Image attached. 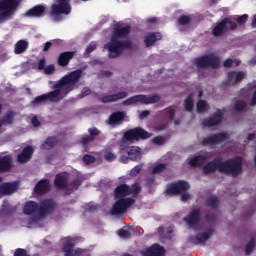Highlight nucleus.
Returning <instances> with one entry per match:
<instances>
[{"instance_id":"1","label":"nucleus","mask_w":256,"mask_h":256,"mask_svg":"<svg viewBox=\"0 0 256 256\" xmlns=\"http://www.w3.org/2000/svg\"><path fill=\"white\" fill-rule=\"evenodd\" d=\"M81 77H83V70L81 69L74 70L69 74L64 75L52 85V91L37 96L32 100L31 104L35 106L41 105V103H46V101H49L50 103H59L60 101H63V99L75 89V85L81 81Z\"/></svg>"},{"instance_id":"2","label":"nucleus","mask_w":256,"mask_h":256,"mask_svg":"<svg viewBox=\"0 0 256 256\" xmlns=\"http://www.w3.org/2000/svg\"><path fill=\"white\" fill-rule=\"evenodd\" d=\"M216 171H219L222 175L239 177L243 171V158L237 156L223 161V158L217 157L213 161L206 162L202 167V173L204 175H211Z\"/></svg>"},{"instance_id":"3","label":"nucleus","mask_w":256,"mask_h":256,"mask_svg":"<svg viewBox=\"0 0 256 256\" xmlns=\"http://www.w3.org/2000/svg\"><path fill=\"white\" fill-rule=\"evenodd\" d=\"M72 9L71 0H56V3L50 6L49 17L55 23H61L63 21V15H71Z\"/></svg>"},{"instance_id":"4","label":"nucleus","mask_w":256,"mask_h":256,"mask_svg":"<svg viewBox=\"0 0 256 256\" xmlns=\"http://www.w3.org/2000/svg\"><path fill=\"white\" fill-rule=\"evenodd\" d=\"M121 163H129L130 161H139L141 159V150L137 146H129V141L122 140L119 146Z\"/></svg>"},{"instance_id":"5","label":"nucleus","mask_w":256,"mask_h":256,"mask_svg":"<svg viewBox=\"0 0 256 256\" xmlns=\"http://www.w3.org/2000/svg\"><path fill=\"white\" fill-rule=\"evenodd\" d=\"M105 49L109 51V59H117L125 49H133V43L130 40L121 41L111 38L110 42L105 44Z\"/></svg>"},{"instance_id":"6","label":"nucleus","mask_w":256,"mask_h":256,"mask_svg":"<svg viewBox=\"0 0 256 256\" xmlns=\"http://www.w3.org/2000/svg\"><path fill=\"white\" fill-rule=\"evenodd\" d=\"M23 0H0V23L13 17Z\"/></svg>"},{"instance_id":"7","label":"nucleus","mask_w":256,"mask_h":256,"mask_svg":"<svg viewBox=\"0 0 256 256\" xmlns=\"http://www.w3.org/2000/svg\"><path fill=\"white\" fill-rule=\"evenodd\" d=\"M220 63L221 59L215 54H204L194 59V65L198 69H207V67L219 69Z\"/></svg>"},{"instance_id":"8","label":"nucleus","mask_w":256,"mask_h":256,"mask_svg":"<svg viewBox=\"0 0 256 256\" xmlns=\"http://www.w3.org/2000/svg\"><path fill=\"white\" fill-rule=\"evenodd\" d=\"M159 101H161V96L157 94H154L152 96H147L145 94H138L124 100L123 105L125 107H129L131 105H137V103H140V105H153L155 103H159Z\"/></svg>"},{"instance_id":"9","label":"nucleus","mask_w":256,"mask_h":256,"mask_svg":"<svg viewBox=\"0 0 256 256\" xmlns=\"http://www.w3.org/2000/svg\"><path fill=\"white\" fill-rule=\"evenodd\" d=\"M237 29V23L233 21V18H224L220 22H218L213 30L212 35L214 37H223V35H227L228 31H235Z\"/></svg>"},{"instance_id":"10","label":"nucleus","mask_w":256,"mask_h":256,"mask_svg":"<svg viewBox=\"0 0 256 256\" xmlns=\"http://www.w3.org/2000/svg\"><path fill=\"white\" fill-rule=\"evenodd\" d=\"M151 137H153V134L149 133L148 131H146L141 127H136L124 132L123 141H128L130 143H133V141L151 139Z\"/></svg>"},{"instance_id":"11","label":"nucleus","mask_w":256,"mask_h":256,"mask_svg":"<svg viewBox=\"0 0 256 256\" xmlns=\"http://www.w3.org/2000/svg\"><path fill=\"white\" fill-rule=\"evenodd\" d=\"M111 209V215L119 216L123 213H127V210L135 205V199L133 198H117Z\"/></svg>"},{"instance_id":"12","label":"nucleus","mask_w":256,"mask_h":256,"mask_svg":"<svg viewBox=\"0 0 256 256\" xmlns=\"http://www.w3.org/2000/svg\"><path fill=\"white\" fill-rule=\"evenodd\" d=\"M191 189V184L185 180H178L167 186L165 190V195H181V193H186Z\"/></svg>"},{"instance_id":"13","label":"nucleus","mask_w":256,"mask_h":256,"mask_svg":"<svg viewBox=\"0 0 256 256\" xmlns=\"http://www.w3.org/2000/svg\"><path fill=\"white\" fill-rule=\"evenodd\" d=\"M39 205V216L45 217L46 215H51L55 209H57V202L51 198H46L40 201Z\"/></svg>"},{"instance_id":"14","label":"nucleus","mask_w":256,"mask_h":256,"mask_svg":"<svg viewBox=\"0 0 256 256\" xmlns=\"http://www.w3.org/2000/svg\"><path fill=\"white\" fill-rule=\"evenodd\" d=\"M228 139L229 135H227V133L220 132L203 138L201 141V145H203L204 147L207 145H209V147H213V145H219V143H223V141H227Z\"/></svg>"},{"instance_id":"15","label":"nucleus","mask_w":256,"mask_h":256,"mask_svg":"<svg viewBox=\"0 0 256 256\" xmlns=\"http://www.w3.org/2000/svg\"><path fill=\"white\" fill-rule=\"evenodd\" d=\"M213 235H215V228H208L205 232L196 234L195 236H191L190 241L193 245H203V243H207Z\"/></svg>"},{"instance_id":"16","label":"nucleus","mask_w":256,"mask_h":256,"mask_svg":"<svg viewBox=\"0 0 256 256\" xmlns=\"http://www.w3.org/2000/svg\"><path fill=\"white\" fill-rule=\"evenodd\" d=\"M89 135L82 136L79 139V143L84 147V149H87L89 147L90 143H95L97 137L101 135V130L97 129L96 127L89 128L88 129Z\"/></svg>"},{"instance_id":"17","label":"nucleus","mask_w":256,"mask_h":256,"mask_svg":"<svg viewBox=\"0 0 256 256\" xmlns=\"http://www.w3.org/2000/svg\"><path fill=\"white\" fill-rule=\"evenodd\" d=\"M184 221L187 223L188 227H191V229L199 227V223H201V209H192L189 215L184 218Z\"/></svg>"},{"instance_id":"18","label":"nucleus","mask_w":256,"mask_h":256,"mask_svg":"<svg viewBox=\"0 0 256 256\" xmlns=\"http://www.w3.org/2000/svg\"><path fill=\"white\" fill-rule=\"evenodd\" d=\"M223 123V111L217 109V111L202 121V127H215V125H221Z\"/></svg>"},{"instance_id":"19","label":"nucleus","mask_w":256,"mask_h":256,"mask_svg":"<svg viewBox=\"0 0 256 256\" xmlns=\"http://www.w3.org/2000/svg\"><path fill=\"white\" fill-rule=\"evenodd\" d=\"M165 253H167L165 247H162L157 243L152 244L150 247L141 251V255L143 256H165Z\"/></svg>"},{"instance_id":"20","label":"nucleus","mask_w":256,"mask_h":256,"mask_svg":"<svg viewBox=\"0 0 256 256\" xmlns=\"http://www.w3.org/2000/svg\"><path fill=\"white\" fill-rule=\"evenodd\" d=\"M131 33V26H115L113 33H112V39H127Z\"/></svg>"},{"instance_id":"21","label":"nucleus","mask_w":256,"mask_h":256,"mask_svg":"<svg viewBox=\"0 0 256 256\" xmlns=\"http://www.w3.org/2000/svg\"><path fill=\"white\" fill-rule=\"evenodd\" d=\"M175 113V108L170 106L160 111L159 115L161 119H165V121H173L174 125H180L181 122L175 119Z\"/></svg>"},{"instance_id":"22","label":"nucleus","mask_w":256,"mask_h":256,"mask_svg":"<svg viewBox=\"0 0 256 256\" xmlns=\"http://www.w3.org/2000/svg\"><path fill=\"white\" fill-rule=\"evenodd\" d=\"M245 79V72L243 71H230L227 75V85H237Z\"/></svg>"},{"instance_id":"23","label":"nucleus","mask_w":256,"mask_h":256,"mask_svg":"<svg viewBox=\"0 0 256 256\" xmlns=\"http://www.w3.org/2000/svg\"><path fill=\"white\" fill-rule=\"evenodd\" d=\"M75 245L71 241H66L62 245V251L65 253L64 256H81L83 253L82 249H74Z\"/></svg>"},{"instance_id":"24","label":"nucleus","mask_w":256,"mask_h":256,"mask_svg":"<svg viewBox=\"0 0 256 256\" xmlns=\"http://www.w3.org/2000/svg\"><path fill=\"white\" fill-rule=\"evenodd\" d=\"M13 169V158L11 155L0 156V173H9Z\"/></svg>"},{"instance_id":"25","label":"nucleus","mask_w":256,"mask_h":256,"mask_svg":"<svg viewBox=\"0 0 256 256\" xmlns=\"http://www.w3.org/2000/svg\"><path fill=\"white\" fill-rule=\"evenodd\" d=\"M47 8L45 5L38 4L26 12V17H35L41 19V17H45V12Z\"/></svg>"},{"instance_id":"26","label":"nucleus","mask_w":256,"mask_h":256,"mask_svg":"<svg viewBox=\"0 0 256 256\" xmlns=\"http://www.w3.org/2000/svg\"><path fill=\"white\" fill-rule=\"evenodd\" d=\"M49 191H51V186L49 185L48 179L40 180L34 188V193H36V195H47Z\"/></svg>"},{"instance_id":"27","label":"nucleus","mask_w":256,"mask_h":256,"mask_svg":"<svg viewBox=\"0 0 256 256\" xmlns=\"http://www.w3.org/2000/svg\"><path fill=\"white\" fill-rule=\"evenodd\" d=\"M17 189V183L3 182L0 184V195H13V193H17Z\"/></svg>"},{"instance_id":"28","label":"nucleus","mask_w":256,"mask_h":256,"mask_svg":"<svg viewBox=\"0 0 256 256\" xmlns=\"http://www.w3.org/2000/svg\"><path fill=\"white\" fill-rule=\"evenodd\" d=\"M75 53H76L75 51H66V52L60 53L57 59V63L59 67H67V65L71 63V59L75 57Z\"/></svg>"},{"instance_id":"29","label":"nucleus","mask_w":256,"mask_h":256,"mask_svg":"<svg viewBox=\"0 0 256 256\" xmlns=\"http://www.w3.org/2000/svg\"><path fill=\"white\" fill-rule=\"evenodd\" d=\"M128 96H129V93L122 91V92H118L116 94L103 96L101 98V102L102 103H116V101H121L123 99H126V97H128Z\"/></svg>"},{"instance_id":"30","label":"nucleus","mask_w":256,"mask_h":256,"mask_svg":"<svg viewBox=\"0 0 256 256\" xmlns=\"http://www.w3.org/2000/svg\"><path fill=\"white\" fill-rule=\"evenodd\" d=\"M33 147L32 146H26L23 150L22 153L18 154L17 156V161L18 163H29L33 157Z\"/></svg>"},{"instance_id":"31","label":"nucleus","mask_w":256,"mask_h":256,"mask_svg":"<svg viewBox=\"0 0 256 256\" xmlns=\"http://www.w3.org/2000/svg\"><path fill=\"white\" fill-rule=\"evenodd\" d=\"M131 195L129 185L120 184L114 190L115 199H125V197H129Z\"/></svg>"},{"instance_id":"32","label":"nucleus","mask_w":256,"mask_h":256,"mask_svg":"<svg viewBox=\"0 0 256 256\" xmlns=\"http://www.w3.org/2000/svg\"><path fill=\"white\" fill-rule=\"evenodd\" d=\"M161 39H163V34L160 32H149L144 38V43L146 47H152V45H155V43L161 41Z\"/></svg>"},{"instance_id":"33","label":"nucleus","mask_w":256,"mask_h":256,"mask_svg":"<svg viewBox=\"0 0 256 256\" xmlns=\"http://www.w3.org/2000/svg\"><path fill=\"white\" fill-rule=\"evenodd\" d=\"M67 173L65 172H60L56 174L55 179H54V185L57 189H67Z\"/></svg>"},{"instance_id":"34","label":"nucleus","mask_w":256,"mask_h":256,"mask_svg":"<svg viewBox=\"0 0 256 256\" xmlns=\"http://www.w3.org/2000/svg\"><path fill=\"white\" fill-rule=\"evenodd\" d=\"M123 121H125V112L123 111L113 112L108 119L110 125H122Z\"/></svg>"},{"instance_id":"35","label":"nucleus","mask_w":256,"mask_h":256,"mask_svg":"<svg viewBox=\"0 0 256 256\" xmlns=\"http://www.w3.org/2000/svg\"><path fill=\"white\" fill-rule=\"evenodd\" d=\"M23 213L24 215H35V213L39 215V203L32 200L26 202L23 207Z\"/></svg>"},{"instance_id":"36","label":"nucleus","mask_w":256,"mask_h":256,"mask_svg":"<svg viewBox=\"0 0 256 256\" xmlns=\"http://www.w3.org/2000/svg\"><path fill=\"white\" fill-rule=\"evenodd\" d=\"M57 143H59V140L57 139V137L49 136L48 138H46L44 143L40 146V149H42V151H49L53 149V147H55Z\"/></svg>"},{"instance_id":"37","label":"nucleus","mask_w":256,"mask_h":256,"mask_svg":"<svg viewBox=\"0 0 256 256\" xmlns=\"http://www.w3.org/2000/svg\"><path fill=\"white\" fill-rule=\"evenodd\" d=\"M28 47H29V43L27 41L19 40L15 44L14 53L16 55H21L22 53H25V51H27Z\"/></svg>"},{"instance_id":"38","label":"nucleus","mask_w":256,"mask_h":256,"mask_svg":"<svg viewBox=\"0 0 256 256\" xmlns=\"http://www.w3.org/2000/svg\"><path fill=\"white\" fill-rule=\"evenodd\" d=\"M81 187V180L74 179L67 184L66 195H71L74 191H77Z\"/></svg>"},{"instance_id":"39","label":"nucleus","mask_w":256,"mask_h":256,"mask_svg":"<svg viewBox=\"0 0 256 256\" xmlns=\"http://www.w3.org/2000/svg\"><path fill=\"white\" fill-rule=\"evenodd\" d=\"M220 204L221 200L217 196H211L206 200L207 207L214 209V211H217V209H219Z\"/></svg>"},{"instance_id":"40","label":"nucleus","mask_w":256,"mask_h":256,"mask_svg":"<svg viewBox=\"0 0 256 256\" xmlns=\"http://www.w3.org/2000/svg\"><path fill=\"white\" fill-rule=\"evenodd\" d=\"M204 161H207V157L198 155L191 158L188 163L191 167H200Z\"/></svg>"},{"instance_id":"41","label":"nucleus","mask_w":256,"mask_h":256,"mask_svg":"<svg viewBox=\"0 0 256 256\" xmlns=\"http://www.w3.org/2000/svg\"><path fill=\"white\" fill-rule=\"evenodd\" d=\"M255 249H256V239H255V236L252 235L250 236V241L245 246V249H244L245 255H251V253H253Z\"/></svg>"},{"instance_id":"42","label":"nucleus","mask_w":256,"mask_h":256,"mask_svg":"<svg viewBox=\"0 0 256 256\" xmlns=\"http://www.w3.org/2000/svg\"><path fill=\"white\" fill-rule=\"evenodd\" d=\"M236 23L237 27H245L247 21H249V15L243 14L241 16H236L232 19Z\"/></svg>"},{"instance_id":"43","label":"nucleus","mask_w":256,"mask_h":256,"mask_svg":"<svg viewBox=\"0 0 256 256\" xmlns=\"http://www.w3.org/2000/svg\"><path fill=\"white\" fill-rule=\"evenodd\" d=\"M195 108V104L193 103V94H189L184 101V109L185 111H189L193 113V109Z\"/></svg>"},{"instance_id":"44","label":"nucleus","mask_w":256,"mask_h":256,"mask_svg":"<svg viewBox=\"0 0 256 256\" xmlns=\"http://www.w3.org/2000/svg\"><path fill=\"white\" fill-rule=\"evenodd\" d=\"M3 123H5V125H13V121H15V114L11 111L7 112L3 119L0 120Z\"/></svg>"},{"instance_id":"45","label":"nucleus","mask_w":256,"mask_h":256,"mask_svg":"<svg viewBox=\"0 0 256 256\" xmlns=\"http://www.w3.org/2000/svg\"><path fill=\"white\" fill-rule=\"evenodd\" d=\"M234 109L235 111H239L240 113L247 111V102H245L244 100L236 101L234 105Z\"/></svg>"},{"instance_id":"46","label":"nucleus","mask_w":256,"mask_h":256,"mask_svg":"<svg viewBox=\"0 0 256 256\" xmlns=\"http://www.w3.org/2000/svg\"><path fill=\"white\" fill-rule=\"evenodd\" d=\"M235 64V67H239V65H241V61L238 59H231L228 58L223 62V66L226 67L227 69H231V67H233V65Z\"/></svg>"},{"instance_id":"47","label":"nucleus","mask_w":256,"mask_h":256,"mask_svg":"<svg viewBox=\"0 0 256 256\" xmlns=\"http://www.w3.org/2000/svg\"><path fill=\"white\" fill-rule=\"evenodd\" d=\"M129 189H130V195H133V197H139L142 191V188L138 183H135L129 186Z\"/></svg>"},{"instance_id":"48","label":"nucleus","mask_w":256,"mask_h":256,"mask_svg":"<svg viewBox=\"0 0 256 256\" xmlns=\"http://www.w3.org/2000/svg\"><path fill=\"white\" fill-rule=\"evenodd\" d=\"M167 169V164H157L152 169V175H161Z\"/></svg>"},{"instance_id":"49","label":"nucleus","mask_w":256,"mask_h":256,"mask_svg":"<svg viewBox=\"0 0 256 256\" xmlns=\"http://www.w3.org/2000/svg\"><path fill=\"white\" fill-rule=\"evenodd\" d=\"M103 157L105 161H108V163H111L115 161V159H117V155L113 153V151H111L110 149H106Z\"/></svg>"},{"instance_id":"50","label":"nucleus","mask_w":256,"mask_h":256,"mask_svg":"<svg viewBox=\"0 0 256 256\" xmlns=\"http://www.w3.org/2000/svg\"><path fill=\"white\" fill-rule=\"evenodd\" d=\"M197 113H205L207 111V102L204 100H199L196 104Z\"/></svg>"},{"instance_id":"51","label":"nucleus","mask_w":256,"mask_h":256,"mask_svg":"<svg viewBox=\"0 0 256 256\" xmlns=\"http://www.w3.org/2000/svg\"><path fill=\"white\" fill-rule=\"evenodd\" d=\"M82 161L83 163H85V165H91L92 163H95V161H97V158H95V156L91 154H86L83 156Z\"/></svg>"},{"instance_id":"52","label":"nucleus","mask_w":256,"mask_h":256,"mask_svg":"<svg viewBox=\"0 0 256 256\" xmlns=\"http://www.w3.org/2000/svg\"><path fill=\"white\" fill-rule=\"evenodd\" d=\"M178 25H191V17L187 15H181L178 18Z\"/></svg>"},{"instance_id":"53","label":"nucleus","mask_w":256,"mask_h":256,"mask_svg":"<svg viewBox=\"0 0 256 256\" xmlns=\"http://www.w3.org/2000/svg\"><path fill=\"white\" fill-rule=\"evenodd\" d=\"M143 169V165L139 164V165H136L134 168H132L130 170V177H137V175H139V173H141Z\"/></svg>"},{"instance_id":"54","label":"nucleus","mask_w":256,"mask_h":256,"mask_svg":"<svg viewBox=\"0 0 256 256\" xmlns=\"http://www.w3.org/2000/svg\"><path fill=\"white\" fill-rule=\"evenodd\" d=\"M118 235L122 239H131V232H129V230H126V229H123V228L118 230Z\"/></svg>"},{"instance_id":"55","label":"nucleus","mask_w":256,"mask_h":256,"mask_svg":"<svg viewBox=\"0 0 256 256\" xmlns=\"http://www.w3.org/2000/svg\"><path fill=\"white\" fill-rule=\"evenodd\" d=\"M165 129H167V122L154 125V131H156V133H161V131H165Z\"/></svg>"},{"instance_id":"56","label":"nucleus","mask_w":256,"mask_h":256,"mask_svg":"<svg viewBox=\"0 0 256 256\" xmlns=\"http://www.w3.org/2000/svg\"><path fill=\"white\" fill-rule=\"evenodd\" d=\"M17 211L16 207H11L9 205L3 206V213H7V215H11Z\"/></svg>"},{"instance_id":"57","label":"nucleus","mask_w":256,"mask_h":256,"mask_svg":"<svg viewBox=\"0 0 256 256\" xmlns=\"http://www.w3.org/2000/svg\"><path fill=\"white\" fill-rule=\"evenodd\" d=\"M95 49H97V44H95L94 42L90 43L86 50H85V54L86 55H91V53H93V51H95Z\"/></svg>"},{"instance_id":"58","label":"nucleus","mask_w":256,"mask_h":256,"mask_svg":"<svg viewBox=\"0 0 256 256\" xmlns=\"http://www.w3.org/2000/svg\"><path fill=\"white\" fill-rule=\"evenodd\" d=\"M14 256H31L27 253V250L23 248H18L14 252Z\"/></svg>"},{"instance_id":"59","label":"nucleus","mask_w":256,"mask_h":256,"mask_svg":"<svg viewBox=\"0 0 256 256\" xmlns=\"http://www.w3.org/2000/svg\"><path fill=\"white\" fill-rule=\"evenodd\" d=\"M44 73L46 75H53L55 73V65H48L46 68H44Z\"/></svg>"},{"instance_id":"60","label":"nucleus","mask_w":256,"mask_h":256,"mask_svg":"<svg viewBox=\"0 0 256 256\" xmlns=\"http://www.w3.org/2000/svg\"><path fill=\"white\" fill-rule=\"evenodd\" d=\"M152 142L155 145H163V143H165V138L162 136H156L152 139Z\"/></svg>"},{"instance_id":"61","label":"nucleus","mask_w":256,"mask_h":256,"mask_svg":"<svg viewBox=\"0 0 256 256\" xmlns=\"http://www.w3.org/2000/svg\"><path fill=\"white\" fill-rule=\"evenodd\" d=\"M46 65H47V61L45 60V58L40 59L38 62V70L45 71Z\"/></svg>"},{"instance_id":"62","label":"nucleus","mask_w":256,"mask_h":256,"mask_svg":"<svg viewBox=\"0 0 256 256\" xmlns=\"http://www.w3.org/2000/svg\"><path fill=\"white\" fill-rule=\"evenodd\" d=\"M217 219V215L215 214H207L205 216V221H207V223H214V221H216Z\"/></svg>"},{"instance_id":"63","label":"nucleus","mask_w":256,"mask_h":256,"mask_svg":"<svg viewBox=\"0 0 256 256\" xmlns=\"http://www.w3.org/2000/svg\"><path fill=\"white\" fill-rule=\"evenodd\" d=\"M149 115H151V111H149V110H143V111L140 112V114H139V119H141V120L147 119V117H149Z\"/></svg>"},{"instance_id":"64","label":"nucleus","mask_w":256,"mask_h":256,"mask_svg":"<svg viewBox=\"0 0 256 256\" xmlns=\"http://www.w3.org/2000/svg\"><path fill=\"white\" fill-rule=\"evenodd\" d=\"M179 195H181V201H189V199H190V197H191V195H189V192L188 191H186V192H184V193H181V194H179Z\"/></svg>"}]
</instances>
